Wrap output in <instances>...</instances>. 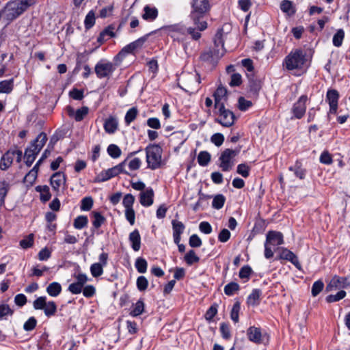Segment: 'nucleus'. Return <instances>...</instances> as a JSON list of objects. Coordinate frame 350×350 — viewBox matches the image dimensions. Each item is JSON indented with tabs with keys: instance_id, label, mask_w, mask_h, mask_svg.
Returning <instances> with one entry per match:
<instances>
[{
	"instance_id": "7ed1b4c3",
	"label": "nucleus",
	"mask_w": 350,
	"mask_h": 350,
	"mask_svg": "<svg viewBox=\"0 0 350 350\" xmlns=\"http://www.w3.org/2000/svg\"><path fill=\"white\" fill-rule=\"evenodd\" d=\"M36 0H12L8 2L1 15L10 21H12L21 15L27 8L35 4Z\"/></svg>"
},
{
	"instance_id": "39448f33",
	"label": "nucleus",
	"mask_w": 350,
	"mask_h": 350,
	"mask_svg": "<svg viewBox=\"0 0 350 350\" xmlns=\"http://www.w3.org/2000/svg\"><path fill=\"white\" fill-rule=\"evenodd\" d=\"M306 62L305 53L300 49L291 51L284 59V64L288 70L300 69Z\"/></svg>"
},
{
	"instance_id": "2eb2a0df",
	"label": "nucleus",
	"mask_w": 350,
	"mask_h": 350,
	"mask_svg": "<svg viewBox=\"0 0 350 350\" xmlns=\"http://www.w3.org/2000/svg\"><path fill=\"white\" fill-rule=\"evenodd\" d=\"M50 183L53 189L59 193L60 187L66 185V176L61 172H55L51 177Z\"/></svg>"
},
{
	"instance_id": "c85d7f7f",
	"label": "nucleus",
	"mask_w": 350,
	"mask_h": 350,
	"mask_svg": "<svg viewBox=\"0 0 350 350\" xmlns=\"http://www.w3.org/2000/svg\"><path fill=\"white\" fill-rule=\"evenodd\" d=\"M38 168L39 167L34 165V167L26 174L23 180L25 183L29 185H32L33 184L38 176Z\"/></svg>"
},
{
	"instance_id": "e2e57ef3",
	"label": "nucleus",
	"mask_w": 350,
	"mask_h": 350,
	"mask_svg": "<svg viewBox=\"0 0 350 350\" xmlns=\"http://www.w3.org/2000/svg\"><path fill=\"white\" fill-rule=\"evenodd\" d=\"M93 206V199L92 197H85L82 199L81 209L82 211H90Z\"/></svg>"
},
{
	"instance_id": "49530a36",
	"label": "nucleus",
	"mask_w": 350,
	"mask_h": 350,
	"mask_svg": "<svg viewBox=\"0 0 350 350\" xmlns=\"http://www.w3.org/2000/svg\"><path fill=\"white\" fill-rule=\"evenodd\" d=\"M324 283L322 280H319L314 282L312 286L311 293L313 297L317 296L323 289Z\"/></svg>"
},
{
	"instance_id": "f03ea898",
	"label": "nucleus",
	"mask_w": 350,
	"mask_h": 350,
	"mask_svg": "<svg viewBox=\"0 0 350 350\" xmlns=\"http://www.w3.org/2000/svg\"><path fill=\"white\" fill-rule=\"evenodd\" d=\"M210 7L208 0H193L191 2L192 10L189 17L198 31H204L207 28V23L202 19L209 11Z\"/></svg>"
},
{
	"instance_id": "79ce46f5",
	"label": "nucleus",
	"mask_w": 350,
	"mask_h": 350,
	"mask_svg": "<svg viewBox=\"0 0 350 350\" xmlns=\"http://www.w3.org/2000/svg\"><path fill=\"white\" fill-rule=\"evenodd\" d=\"M345 38V32L342 29H338L336 33L333 36V44L339 47L342 45L343 40Z\"/></svg>"
},
{
	"instance_id": "09e8293b",
	"label": "nucleus",
	"mask_w": 350,
	"mask_h": 350,
	"mask_svg": "<svg viewBox=\"0 0 350 350\" xmlns=\"http://www.w3.org/2000/svg\"><path fill=\"white\" fill-rule=\"evenodd\" d=\"M95 23V14L93 10L90 11L85 16L84 21L85 27L87 29H90Z\"/></svg>"
},
{
	"instance_id": "7c9ffc66",
	"label": "nucleus",
	"mask_w": 350,
	"mask_h": 350,
	"mask_svg": "<svg viewBox=\"0 0 350 350\" xmlns=\"http://www.w3.org/2000/svg\"><path fill=\"white\" fill-rule=\"evenodd\" d=\"M145 304L142 299H139L135 305H133V309L130 312V314L132 317H138L142 314L144 310Z\"/></svg>"
},
{
	"instance_id": "de8ad7c7",
	"label": "nucleus",
	"mask_w": 350,
	"mask_h": 350,
	"mask_svg": "<svg viewBox=\"0 0 350 350\" xmlns=\"http://www.w3.org/2000/svg\"><path fill=\"white\" fill-rule=\"evenodd\" d=\"M103 267L102 264L94 263L90 267V272L93 277L97 278L103 273Z\"/></svg>"
},
{
	"instance_id": "680f3d73",
	"label": "nucleus",
	"mask_w": 350,
	"mask_h": 350,
	"mask_svg": "<svg viewBox=\"0 0 350 350\" xmlns=\"http://www.w3.org/2000/svg\"><path fill=\"white\" fill-rule=\"evenodd\" d=\"M88 217L86 216H78L74 221V226L77 229H81L88 224Z\"/></svg>"
},
{
	"instance_id": "ea45409f",
	"label": "nucleus",
	"mask_w": 350,
	"mask_h": 350,
	"mask_svg": "<svg viewBox=\"0 0 350 350\" xmlns=\"http://www.w3.org/2000/svg\"><path fill=\"white\" fill-rule=\"evenodd\" d=\"M13 89V79L4 80L0 82V93L8 94Z\"/></svg>"
},
{
	"instance_id": "338daca9",
	"label": "nucleus",
	"mask_w": 350,
	"mask_h": 350,
	"mask_svg": "<svg viewBox=\"0 0 350 350\" xmlns=\"http://www.w3.org/2000/svg\"><path fill=\"white\" fill-rule=\"evenodd\" d=\"M83 295L87 298H91L96 294V288L93 285H87L83 287Z\"/></svg>"
},
{
	"instance_id": "a18cd8bd",
	"label": "nucleus",
	"mask_w": 350,
	"mask_h": 350,
	"mask_svg": "<svg viewBox=\"0 0 350 350\" xmlns=\"http://www.w3.org/2000/svg\"><path fill=\"white\" fill-rule=\"evenodd\" d=\"M93 217L92 224L94 228L98 230V228L103 224L105 221V218L103 216L100 215V213L98 212H92V213Z\"/></svg>"
},
{
	"instance_id": "f8f14e48",
	"label": "nucleus",
	"mask_w": 350,
	"mask_h": 350,
	"mask_svg": "<svg viewBox=\"0 0 350 350\" xmlns=\"http://www.w3.org/2000/svg\"><path fill=\"white\" fill-rule=\"evenodd\" d=\"M350 285L347 278L334 275L329 283L326 286V291L329 292L334 290L345 288Z\"/></svg>"
},
{
	"instance_id": "6e6552de",
	"label": "nucleus",
	"mask_w": 350,
	"mask_h": 350,
	"mask_svg": "<svg viewBox=\"0 0 350 350\" xmlns=\"http://www.w3.org/2000/svg\"><path fill=\"white\" fill-rule=\"evenodd\" d=\"M224 31L223 29H220L217 31L215 34L214 39V48L213 53L214 58L216 61L220 59L225 53V49H224Z\"/></svg>"
},
{
	"instance_id": "8fccbe9b",
	"label": "nucleus",
	"mask_w": 350,
	"mask_h": 350,
	"mask_svg": "<svg viewBox=\"0 0 350 350\" xmlns=\"http://www.w3.org/2000/svg\"><path fill=\"white\" fill-rule=\"evenodd\" d=\"M219 330L221 336L225 340H229L231 338L230 325L228 323L223 322L220 324Z\"/></svg>"
},
{
	"instance_id": "cd10ccee",
	"label": "nucleus",
	"mask_w": 350,
	"mask_h": 350,
	"mask_svg": "<svg viewBox=\"0 0 350 350\" xmlns=\"http://www.w3.org/2000/svg\"><path fill=\"white\" fill-rule=\"evenodd\" d=\"M280 9L283 12L286 13L289 16L295 14L296 12L293 3L289 0H283L280 3Z\"/></svg>"
},
{
	"instance_id": "a211bd4d",
	"label": "nucleus",
	"mask_w": 350,
	"mask_h": 350,
	"mask_svg": "<svg viewBox=\"0 0 350 350\" xmlns=\"http://www.w3.org/2000/svg\"><path fill=\"white\" fill-rule=\"evenodd\" d=\"M154 191L152 189L148 188L139 194V202L144 206H150L153 204Z\"/></svg>"
},
{
	"instance_id": "4be33fe9",
	"label": "nucleus",
	"mask_w": 350,
	"mask_h": 350,
	"mask_svg": "<svg viewBox=\"0 0 350 350\" xmlns=\"http://www.w3.org/2000/svg\"><path fill=\"white\" fill-rule=\"evenodd\" d=\"M118 127V122L116 118L110 116L106 119L104 123V129L106 133L109 134L114 133Z\"/></svg>"
},
{
	"instance_id": "bf43d9fd",
	"label": "nucleus",
	"mask_w": 350,
	"mask_h": 350,
	"mask_svg": "<svg viewBox=\"0 0 350 350\" xmlns=\"http://www.w3.org/2000/svg\"><path fill=\"white\" fill-rule=\"evenodd\" d=\"M137 115V109L135 107L131 108L126 113L124 120L127 125L130 124Z\"/></svg>"
},
{
	"instance_id": "4c0bfd02",
	"label": "nucleus",
	"mask_w": 350,
	"mask_h": 350,
	"mask_svg": "<svg viewBox=\"0 0 350 350\" xmlns=\"http://www.w3.org/2000/svg\"><path fill=\"white\" fill-rule=\"evenodd\" d=\"M211 161V154L207 151H201L198 156V162L201 166H206Z\"/></svg>"
},
{
	"instance_id": "9b49d317",
	"label": "nucleus",
	"mask_w": 350,
	"mask_h": 350,
	"mask_svg": "<svg viewBox=\"0 0 350 350\" xmlns=\"http://www.w3.org/2000/svg\"><path fill=\"white\" fill-rule=\"evenodd\" d=\"M280 250L281 252L280 253V255L276 256L275 260H288L291 262L297 269H301V265L299 261V259L293 252L284 247Z\"/></svg>"
},
{
	"instance_id": "69168bd1",
	"label": "nucleus",
	"mask_w": 350,
	"mask_h": 350,
	"mask_svg": "<svg viewBox=\"0 0 350 350\" xmlns=\"http://www.w3.org/2000/svg\"><path fill=\"white\" fill-rule=\"evenodd\" d=\"M134 202H135V197L132 194L128 193L124 196V197L123 198L122 204H123L125 209L132 208Z\"/></svg>"
},
{
	"instance_id": "774afa93",
	"label": "nucleus",
	"mask_w": 350,
	"mask_h": 350,
	"mask_svg": "<svg viewBox=\"0 0 350 350\" xmlns=\"http://www.w3.org/2000/svg\"><path fill=\"white\" fill-rule=\"evenodd\" d=\"M51 250L45 247L39 252L38 259L41 261L47 260L51 256Z\"/></svg>"
},
{
	"instance_id": "052dcab7",
	"label": "nucleus",
	"mask_w": 350,
	"mask_h": 350,
	"mask_svg": "<svg viewBox=\"0 0 350 350\" xmlns=\"http://www.w3.org/2000/svg\"><path fill=\"white\" fill-rule=\"evenodd\" d=\"M37 320L34 317L29 318L23 324V329L26 332L32 331L37 325Z\"/></svg>"
},
{
	"instance_id": "f257e3e1",
	"label": "nucleus",
	"mask_w": 350,
	"mask_h": 350,
	"mask_svg": "<svg viewBox=\"0 0 350 350\" xmlns=\"http://www.w3.org/2000/svg\"><path fill=\"white\" fill-rule=\"evenodd\" d=\"M161 30L174 40L178 42L183 41L187 33L189 34L194 40H198L201 37V31L197 29V26L186 28L181 23L165 25L162 27Z\"/></svg>"
},
{
	"instance_id": "a878e982",
	"label": "nucleus",
	"mask_w": 350,
	"mask_h": 350,
	"mask_svg": "<svg viewBox=\"0 0 350 350\" xmlns=\"http://www.w3.org/2000/svg\"><path fill=\"white\" fill-rule=\"evenodd\" d=\"M262 294L261 290L258 288H254L252 293L249 295L247 299V304L251 306H257L259 304L260 297Z\"/></svg>"
},
{
	"instance_id": "473e14b6",
	"label": "nucleus",
	"mask_w": 350,
	"mask_h": 350,
	"mask_svg": "<svg viewBox=\"0 0 350 350\" xmlns=\"http://www.w3.org/2000/svg\"><path fill=\"white\" fill-rule=\"evenodd\" d=\"M240 289V286L235 282H231L224 286V293L228 296H232Z\"/></svg>"
},
{
	"instance_id": "864d4df0",
	"label": "nucleus",
	"mask_w": 350,
	"mask_h": 350,
	"mask_svg": "<svg viewBox=\"0 0 350 350\" xmlns=\"http://www.w3.org/2000/svg\"><path fill=\"white\" fill-rule=\"evenodd\" d=\"M252 273V269L250 266L245 265L241 268L239 276L241 279L246 280V281L249 280L250 275Z\"/></svg>"
},
{
	"instance_id": "0e129e2a",
	"label": "nucleus",
	"mask_w": 350,
	"mask_h": 350,
	"mask_svg": "<svg viewBox=\"0 0 350 350\" xmlns=\"http://www.w3.org/2000/svg\"><path fill=\"white\" fill-rule=\"evenodd\" d=\"M284 237L280 232L269 231L267 234L266 241H283Z\"/></svg>"
},
{
	"instance_id": "a19ab883",
	"label": "nucleus",
	"mask_w": 350,
	"mask_h": 350,
	"mask_svg": "<svg viewBox=\"0 0 350 350\" xmlns=\"http://www.w3.org/2000/svg\"><path fill=\"white\" fill-rule=\"evenodd\" d=\"M1 187H0V207L4 204L5 198L10 189V185L6 181L1 183Z\"/></svg>"
},
{
	"instance_id": "b1692460",
	"label": "nucleus",
	"mask_w": 350,
	"mask_h": 350,
	"mask_svg": "<svg viewBox=\"0 0 350 350\" xmlns=\"http://www.w3.org/2000/svg\"><path fill=\"white\" fill-rule=\"evenodd\" d=\"M126 163V159H125L124 161L119 163L118 165L107 170V172L110 178L118 176L120 173L128 174V172L124 170V165H125Z\"/></svg>"
},
{
	"instance_id": "f3484780",
	"label": "nucleus",
	"mask_w": 350,
	"mask_h": 350,
	"mask_svg": "<svg viewBox=\"0 0 350 350\" xmlns=\"http://www.w3.org/2000/svg\"><path fill=\"white\" fill-rule=\"evenodd\" d=\"M247 336L250 341L260 344L262 342L261 329L255 326H251L247 329Z\"/></svg>"
},
{
	"instance_id": "c756f323",
	"label": "nucleus",
	"mask_w": 350,
	"mask_h": 350,
	"mask_svg": "<svg viewBox=\"0 0 350 350\" xmlns=\"http://www.w3.org/2000/svg\"><path fill=\"white\" fill-rule=\"evenodd\" d=\"M38 155L37 152H35L33 148L28 147L26 148L25 151V163L28 167H30L32 163L34 162L36 156Z\"/></svg>"
},
{
	"instance_id": "bb28decb",
	"label": "nucleus",
	"mask_w": 350,
	"mask_h": 350,
	"mask_svg": "<svg viewBox=\"0 0 350 350\" xmlns=\"http://www.w3.org/2000/svg\"><path fill=\"white\" fill-rule=\"evenodd\" d=\"M172 226L174 241H179L180 239V234L183 232L185 226L182 222L176 220L172 221Z\"/></svg>"
},
{
	"instance_id": "c9c22d12",
	"label": "nucleus",
	"mask_w": 350,
	"mask_h": 350,
	"mask_svg": "<svg viewBox=\"0 0 350 350\" xmlns=\"http://www.w3.org/2000/svg\"><path fill=\"white\" fill-rule=\"evenodd\" d=\"M135 267L139 273H144L147 271L148 262L145 258L139 257L135 260Z\"/></svg>"
},
{
	"instance_id": "5701e85b",
	"label": "nucleus",
	"mask_w": 350,
	"mask_h": 350,
	"mask_svg": "<svg viewBox=\"0 0 350 350\" xmlns=\"http://www.w3.org/2000/svg\"><path fill=\"white\" fill-rule=\"evenodd\" d=\"M14 158V153L8 151L1 157L0 161V168L3 170H7L12 163Z\"/></svg>"
},
{
	"instance_id": "aec40b11",
	"label": "nucleus",
	"mask_w": 350,
	"mask_h": 350,
	"mask_svg": "<svg viewBox=\"0 0 350 350\" xmlns=\"http://www.w3.org/2000/svg\"><path fill=\"white\" fill-rule=\"evenodd\" d=\"M144 13L142 16V18L147 21H154L159 14V12L157 8L154 6H150L149 5H146L144 8Z\"/></svg>"
},
{
	"instance_id": "72a5a7b5",
	"label": "nucleus",
	"mask_w": 350,
	"mask_h": 350,
	"mask_svg": "<svg viewBox=\"0 0 350 350\" xmlns=\"http://www.w3.org/2000/svg\"><path fill=\"white\" fill-rule=\"evenodd\" d=\"M44 314L47 317L54 316L57 312V305L55 301H49L46 302V308L43 309Z\"/></svg>"
},
{
	"instance_id": "4468645a",
	"label": "nucleus",
	"mask_w": 350,
	"mask_h": 350,
	"mask_svg": "<svg viewBox=\"0 0 350 350\" xmlns=\"http://www.w3.org/2000/svg\"><path fill=\"white\" fill-rule=\"evenodd\" d=\"M146 36L142 37L137 40L127 44L119 52L118 55L121 57H124L129 53H133L136 49L142 46V45L146 41Z\"/></svg>"
},
{
	"instance_id": "0eeeda50",
	"label": "nucleus",
	"mask_w": 350,
	"mask_h": 350,
	"mask_svg": "<svg viewBox=\"0 0 350 350\" xmlns=\"http://www.w3.org/2000/svg\"><path fill=\"white\" fill-rule=\"evenodd\" d=\"M239 152V148L234 150L227 148L221 152L219 160L220 161L219 167L221 168L222 171L228 172L232 170L234 165L233 159Z\"/></svg>"
},
{
	"instance_id": "f704fd0d",
	"label": "nucleus",
	"mask_w": 350,
	"mask_h": 350,
	"mask_svg": "<svg viewBox=\"0 0 350 350\" xmlns=\"http://www.w3.org/2000/svg\"><path fill=\"white\" fill-rule=\"evenodd\" d=\"M241 310V303L236 301L233 304L232 308L230 311V319L234 323H238L239 321V312Z\"/></svg>"
},
{
	"instance_id": "13d9d810",
	"label": "nucleus",
	"mask_w": 350,
	"mask_h": 350,
	"mask_svg": "<svg viewBox=\"0 0 350 350\" xmlns=\"http://www.w3.org/2000/svg\"><path fill=\"white\" fill-rule=\"evenodd\" d=\"M108 154L114 159L118 158L122 153L120 148L116 144H110L107 148Z\"/></svg>"
},
{
	"instance_id": "3c124183",
	"label": "nucleus",
	"mask_w": 350,
	"mask_h": 350,
	"mask_svg": "<svg viewBox=\"0 0 350 350\" xmlns=\"http://www.w3.org/2000/svg\"><path fill=\"white\" fill-rule=\"evenodd\" d=\"M14 310L10 308L9 305L3 304L0 305V319H5L8 316H12Z\"/></svg>"
},
{
	"instance_id": "dca6fc26",
	"label": "nucleus",
	"mask_w": 350,
	"mask_h": 350,
	"mask_svg": "<svg viewBox=\"0 0 350 350\" xmlns=\"http://www.w3.org/2000/svg\"><path fill=\"white\" fill-rule=\"evenodd\" d=\"M339 94L336 90H329L327 92L326 99L329 105V112L336 113L338 108Z\"/></svg>"
},
{
	"instance_id": "6ab92c4d",
	"label": "nucleus",
	"mask_w": 350,
	"mask_h": 350,
	"mask_svg": "<svg viewBox=\"0 0 350 350\" xmlns=\"http://www.w3.org/2000/svg\"><path fill=\"white\" fill-rule=\"evenodd\" d=\"M47 141L46 135L44 133H40L37 137L31 142L30 148H33L35 152L38 154L40 152Z\"/></svg>"
},
{
	"instance_id": "37998d69",
	"label": "nucleus",
	"mask_w": 350,
	"mask_h": 350,
	"mask_svg": "<svg viewBox=\"0 0 350 350\" xmlns=\"http://www.w3.org/2000/svg\"><path fill=\"white\" fill-rule=\"evenodd\" d=\"M289 170L294 172L295 175L300 178L304 179L306 176V170L301 167V164L298 162L294 166L289 167Z\"/></svg>"
},
{
	"instance_id": "58836bf2",
	"label": "nucleus",
	"mask_w": 350,
	"mask_h": 350,
	"mask_svg": "<svg viewBox=\"0 0 350 350\" xmlns=\"http://www.w3.org/2000/svg\"><path fill=\"white\" fill-rule=\"evenodd\" d=\"M347 293L344 290L338 291L336 295H329L325 297L327 303H333L338 301L346 297Z\"/></svg>"
},
{
	"instance_id": "393cba45",
	"label": "nucleus",
	"mask_w": 350,
	"mask_h": 350,
	"mask_svg": "<svg viewBox=\"0 0 350 350\" xmlns=\"http://www.w3.org/2000/svg\"><path fill=\"white\" fill-rule=\"evenodd\" d=\"M62 288L61 284L57 282H53L49 284L46 288V293L51 297H57L62 292Z\"/></svg>"
},
{
	"instance_id": "e433bc0d",
	"label": "nucleus",
	"mask_w": 350,
	"mask_h": 350,
	"mask_svg": "<svg viewBox=\"0 0 350 350\" xmlns=\"http://www.w3.org/2000/svg\"><path fill=\"white\" fill-rule=\"evenodd\" d=\"M247 77L249 79V87L251 92L257 93L260 89V84L258 80L254 79V75L247 74Z\"/></svg>"
},
{
	"instance_id": "9d476101",
	"label": "nucleus",
	"mask_w": 350,
	"mask_h": 350,
	"mask_svg": "<svg viewBox=\"0 0 350 350\" xmlns=\"http://www.w3.org/2000/svg\"><path fill=\"white\" fill-rule=\"evenodd\" d=\"M219 110V116L217 122L226 127L231 126L234 122V115L230 110L226 109L224 105L223 108L215 107Z\"/></svg>"
},
{
	"instance_id": "2f4dec72",
	"label": "nucleus",
	"mask_w": 350,
	"mask_h": 350,
	"mask_svg": "<svg viewBox=\"0 0 350 350\" xmlns=\"http://www.w3.org/2000/svg\"><path fill=\"white\" fill-rule=\"evenodd\" d=\"M36 191L40 193V200L42 202H47L51 199L49 187L47 185L36 187Z\"/></svg>"
},
{
	"instance_id": "1a4fd4ad",
	"label": "nucleus",
	"mask_w": 350,
	"mask_h": 350,
	"mask_svg": "<svg viewBox=\"0 0 350 350\" xmlns=\"http://www.w3.org/2000/svg\"><path fill=\"white\" fill-rule=\"evenodd\" d=\"M115 68L111 62L100 61L98 62L94 68L95 73L98 78H109L113 73Z\"/></svg>"
},
{
	"instance_id": "20e7f679",
	"label": "nucleus",
	"mask_w": 350,
	"mask_h": 350,
	"mask_svg": "<svg viewBox=\"0 0 350 350\" xmlns=\"http://www.w3.org/2000/svg\"><path fill=\"white\" fill-rule=\"evenodd\" d=\"M148 167L156 170L161 167L162 149L158 145L148 146L146 148Z\"/></svg>"
},
{
	"instance_id": "423d86ee",
	"label": "nucleus",
	"mask_w": 350,
	"mask_h": 350,
	"mask_svg": "<svg viewBox=\"0 0 350 350\" xmlns=\"http://www.w3.org/2000/svg\"><path fill=\"white\" fill-rule=\"evenodd\" d=\"M182 85L180 88L185 92L193 94L196 92L200 86V79L198 74L188 73L184 75L181 79Z\"/></svg>"
},
{
	"instance_id": "ddd939ff",
	"label": "nucleus",
	"mask_w": 350,
	"mask_h": 350,
	"mask_svg": "<svg viewBox=\"0 0 350 350\" xmlns=\"http://www.w3.org/2000/svg\"><path fill=\"white\" fill-rule=\"evenodd\" d=\"M308 97L306 95H302L299 97V100L293 105L292 107V113L294 118L301 119L305 114L306 110V103Z\"/></svg>"
},
{
	"instance_id": "c03bdc74",
	"label": "nucleus",
	"mask_w": 350,
	"mask_h": 350,
	"mask_svg": "<svg viewBox=\"0 0 350 350\" xmlns=\"http://www.w3.org/2000/svg\"><path fill=\"white\" fill-rule=\"evenodd\" d=\"M226 198L222 194L216 195L212 202V206L215 209H220L224 206Z\"/></svg>"
},
{
	"instance_id": "603ef678",
	"label": "nucleus",
	"mask_w": 350,
	"mask_h": 350,
	"mask_svg": "<svg viewBox=\"0 0 350 350\" xmlns=\"http://www.w3.org/2000/svg\"><path fill=\"white\" fill-rule=\"evenodd\" d=\"M136 285L137 289L139 291L143 292L147 289L148 281L145 276L140 275L137 278Z\"/></svg>"
},
{
	"instance_id": "6e6d98bb",
	"label": "nucleus",
	"mask_w": 350,
	"mask_h": 350,
	"mask_svg": "<svg viewBox=\"0 0 350 350\" xmlns=\"http://www.w3.org/2000/svg\"><path fill=\"white\" fill-rule=\"evenodd\" d=\"M46 299L45 296H41L36 299L33 302V308L35 310H43L46 308Z\"/></svg>"
},
{
	"instance_id": "412c9836",
	"label": "nucleus",
	"mask_w": 350,
	"mask_h": 350,
	"mask_svg": "<svg viewBox=\"0 0 350 350\" xmlns=\"http://www.w3.org/2000/svg\"><path fill=\"white\" fill-rule=\"evenodd\" d=\"M227 94V90L226 88L223 87H218L216 91L214 93L215 97V107L223 108V105H224L222 100L225 98Z\"/></svg>"
},
{
	"instance_id": "4d7b16f0",
	"label": "nucleus",
	"mask_w": 350,
	"mask_h": 350,
	"mask_svg": "<svg viewBox=\"0 0 350 350\" xmlns=\"http://www.w3.org/2000/svg\"><path fill=\"white\" fill-rule=\"evenodd\" d=\"M217 313V305L213 304L212 305L206 312L204 314L205 319L208 321L211 322L213 320V318Z\"/></svg>"
},
{
	"instance_id": "5fc2aeb1",
	"label": "nucleus",
	"mask_w": 350,
	"mask_h": 350,
	"mask_svg": "<svg viewBox=\"0 0 350 350\" xmlns=\"http://www.w3.org/2000/svg\"><path fill=\"white\" fill-rule=\"evenodd\" d=\"M185 260L187 265H191L200 260V258L197 256L193 250H189L185 256Z\"/></svg>"
}]
</instances>
